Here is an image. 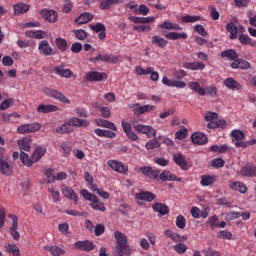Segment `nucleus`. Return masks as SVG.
Returning <instances> with one entry per match:
<instances>
[{
	"mask_svg": "<svg viewBox=\"0 0 256 256\" xmlns=\"http://www.w3.org/2000/svg\"><path fill=\"white\" fill-rule=\"evenodd\" d=\"M114 237L117 241L115 256L131 255V248L127 244V236L123 232L115 231Z\"/></svg>",
	"mask_w": 256,
	"mask_h": 256,
	"instance_id": "obj_1",
	"label": "nucleus"
},
{
	"mask_svg": "<svg viewBox=\"0 0 256 256\" xmlns=\"http://www.w3.org/2000/svg\"><path fill=\"white\" fill-rule=\"evenodd\" d=\"M80 195H82V197L86 201H90V207H92L94 211H100L101 213H105L106 211L105 203L101 202L99 198L94 194H91L89 190L87 189L81 190Z\"/></svg>",
	"mask_w": 256,
	"mask_h": 256,
	"instance_id": "obj_2",
	"label": "nucleus"
},
{
	"mask_svg": "<svg viewBox=\"0 0 256 256\" xmlns=\"http://www.w3.org/2000/svg\"><path fill=\"white\" fill-rule=\"evenodd\" d=\"M41 123L34 122L30 124H22L17 128V133L21 135H27L29 133H37V131H41Z\"/></svg>",
	"mask_w": 256,
	"mask_h": 256,
	"instance_id": "obj_3",
	"label": "nucleus"
},
{
	"mask_svg": "<svg viewBox=\"0 0 256 256\" xmlns=\"http://www.w3.org/2000/svg\"><path fill=\"white\" fill-rule=\"evenodd\" d=\"M129 108L132 109L134 115H144V113H153L156 107L154 105L146 104L141 106L139 103L129 104Z\"/></svg>",
	"mask_w": 256,
	"mask_h": 256,
	"instance_id": "obj_4",
	"label": "nucleus"
},
{
	"mask_svg": "<svg viewBox=\"0 0 256 256\" xmlns=\"http://www.w3.org/2000/svg\"><path fill=\"white\" fill-rule=\"evenodd\" d=\"M134 131L137 133H142V135H147L149 139H153V137H157V130L149 125L144 124H136L133 126Z\"/></svg>",
	"mask_w": 256,
	"mask_h": 256,
	"instance_id": "obj_5",
	"label": "nucleus"
},
{
	"mask_svg": "<svg viewBox=\"0 0 256 256\" xmlns=\"http://www.w3.org/2000/svg\"><path fill=\"white\" fill-rule=\"evenodd\" d=\"M43 92L45 95H48V97H53V99H57L58 101H61V103H66V105H71V100L58 90L45 88Z\"/></svg>",
	"mask_w": 256,
	"mask_h": 256,
	"instance_id": "obj_6",
	"label": "nucleus"
},
{
	"mask_svg": "<svg viewBox=\"0 0 256 256\" xmlns=\"http://www.w3.org/2000/svg\"><path fill=\"white\" fill-rule=\"evenodd\" d=\"M61 193H62L63 197L73 201L74 205H77V203H79V196L77 195L75 190H73V188H70L67 185L62 184L61 185Z\"/></svg>",
	"mask_w": 256,
	"mask_h": 256,
	"instance_id": "obj_7",
	"label": "nucleus"
},
{
	"mask_svg": "<svg viewBox=\"0 0 256 256\" xmlns=\"http://www.w3.org/2000/svg\"><path fill=\"white\" fill-rule=\"evenodd\" d=\"M9 219H12V225L10 227V235L13 237L15 241H19L21 239V234H19V220L17 218V215L15 214H9L8 215Z\"/></svg>",
	"mask_w": 256,
	"mask_h": 256,
	"instance_id": "obj_8",
	"label": "nucleus"
},
{
	"mask_svg": "<svg viewBox=\"0 0 256 256\" xmlns=\"http://www.w3.org/2000/svg\"><path fill=\"white\" fill-rule=\"evenodd\" d=\"M140 173L148 177V179L159 180L161 171L159 169H153L151 166H143L139 168Z\"/></svg>",
	"mask_w": 256,
	"mask_h": 256,
	"instance_id": "obj_9",
	"label": "nucleus"
},
{
	"mask_svg": "<svg viewBox=\"0 0 256 256\" xmlns=\"http://www.w3.org/2000/svg\"><path fill=\"white\" fill-rule=\"evenodd\" d=\"M108 165L110 169L116 171L117 173H121L122 175H125L129 171V167L125 166L123 162H119L117 160H109Z\"/></svg>",
	"mask_w": 256,
	"mask_h": 256,
	"instance_id": "obj_10",
	"label": "nucleus"
},
{
	"mask_svg": "<svg viewBox=\"0 0 256 256\" xmlns=\"http://www.w3.org/2000/svg\"><path fill=\"white\" fill-rule=\"evenodd\" d=\"M121 127H122L126 137H128V139H130V141H138L139 136H137V134L133 132V127L131 126V124H129V122L122 120Z\"/></svg>",
	"mask_w": 256,
	"mask_h": 256,
	"instance_id": "obj_11",
	"label": "nucleus"
},
{
	"mask_svg": "<svg viewBox=\"0 0 256 256\" xmlns=\"http://www.w3.org/2000/svg\"><path fill=\"white\" fill-rule=\"evenodd\" d=\"M162 83L166 85V87H176V89H185L187 87L185 81L169 79L167 76L162 78Z\"/></svg>",
	"mask_w": 256,
	"mask_h": 256,
	"instance_id": "obj_12",
	"label": "nucleus"
},
{
	"mask_svg": "<svg viewBox=\"0 0 256 256\" xmlns=\"http://www.w3.org/2000/svg\"><path fill=\"white\" fill-rule=\"evenodd\" d=\"M38 51L40 55H45L46 57L53 55V48L51 47V44H49V41L47 40H42L39 42Z\"/></svg>",
	"mask_w": 256,
	"mask_h": 256,
	"instance_id": "obj_13",
	"label": "nucleus"
},
{
	"mask_svg": "<svg viewBox=\"0 0 256 256\" xmlns=\"http://www.w3.org/2000/svg\"><path fill=\"white\" fill-rule=\"evenodd\" d=\"M92 61L94 63H97V61H102L103 63L115 64L119 61V58L111 54H98L97 57L92 58Z\"/></svg>",
	"mask_w": 256,
	"mask_h": 256,
	"instance_id": "obj_14",
	"label": "nucleus"
},
{
	"mask_svg": "<svg viewBox=\"0 0 256 256\" xmlns=\"http://www.w3.org/2000/svg\"><path fill=\"white\" fill-rule=\"evenodd\" d=\"M85 79L86 81H103L107 79V74L104 72L90 71L86 73Z\"/></svg>",
	"mask_w": 256,
	"mask_h": 256,
	"instance_id": "obj_15",
	"label": "nucleus"
},
{
	"mask_svg": "<svg viewBox=\"0 0 256 256\" xmlns=\"http://www.w3.org/2000/svg\"><path fill=\"white\" fill-rule=\"evenodd\" d=\"M74 247L80 249V251H93L95 249V244L89 240L78 241L74 244Z\"/></svg>",
	"mask_w": 256,
	"mask_h": 256,
	"instance_id": "obj_16",
	"label": "nucleus"
},
{
	"mask_svg": "<svg viewBox=\"0 0 256 256\" xmlns=\"http://www.w3.org/2000/svg\"><path fill=\"white\" fill-rule=\"evenodd\" d=\"M158 179L160 181H177L178 183L181 181V178H178L169 170H164L162 173H160Z\"/></svg>",
	"mask_w": 256,
	"mask_h": 256,
	"instance_id": "obj_17",
	"label": "nucleus"
},
{
	"mask_svg": "<svg viewBox=\"0 0 256 256\" xmlns=\"http://www.w3.org/2000/svg\"><path fill=\"white\" fill-rule=\"evenodd\" d=\"M135 197L138 199V201H147L148 203H151V201H155V199H157V196L149 191L137 193Z\"/></svg>",
	"mask_w": 256,
	"mask_h": 256,
	"instance_id": "obj_18",
	"label": "nucleus"
},
{
	"mask_svg": "<svg viewBox=\"0 0 256 256\" xmlns=\"http://www.w3.org/2000/svg\"><path fill=\"white\" fill-rule=\"evenodd\" d=\"M182 67H184V69H189L190 71H203V69H205L203 62H184Z\"/></svg>",
	"mask_w": 256,
	"mask_h": 256,
	"instance_id": "obj_19",
	"label": "nucleus"
},
{
	"mask_svg": "<svg viewBox=\"0 0 256 256\" xmlns=\"http://www.w3.org/2000/svg\"><path fill=\"white\" fill-rule=\"evenodd\" d=\"M45 153H47V148L43 146H37L32 154V159L34 163H37L43 159L45 156Z\"/></svg>",
	"mask_w": 256,
	"mask_h": 256,
	"instance_id": "obj_20",
	"label": "nucleus"
},
{
	"mask_svg": "<svg viewBox=\"0 0 256 256\" xmlns=\"http://www.w3.org/2000/svg\"><path fill=\"white\" fill-rule=\"evenodd\" d=\"M91 21H93V14L90 12H84L75 19L77 25H85Z\"/></svg>",
	"mask_w": 256,
	"mask_h": 256,
	"instance_id": "obj_21",
	"label": "nucleus"
},
{
	"mask_svg": "<svg viewBox=\"0 0 256 256\" xmlns=\"http://www.w3.org/2000/svg\"><path fill=\"white\" fill-rule=\"evenodd\" d=\"M173 161L176 163V165H179L182 171H185L187 169V160L182 153L173 154Z\"/></svg>",
	"mask_w": 256,
	"mask_h": 256,
	"instance_id": "obj_22",
	"label": "nucleus"
},
{
	"mask_svg": "<svg viewBox=\"0 0 256 256\" xmlns=\"http://www.w3.org/2000/svg\"><path fill=\"white\" fill-rule=\"evenodd\" d=\"M189 89L193 91L194 93H198L201 97H205L207 95V92L205 91V88L201 87V84L199 82L191 81L188 83Z\"/></svg>",
	"mask_w": 256,
	"mask_h": 256,
	"instance_id": "obj_23",
	"label": "nucleus"
},
{
	"mask_svg": "<svg viewBox=\"0 0 256 256\" xmlns=\"http://www.w3.org/2000/svg\"><path fill=\"white\" fill-rule=\"evenodd\" d=\"M240 175L242 177H256V166L255 165H247L241 168Z\"/></svg>",
	"mask_w": 256,
	"mask_h": 256,
	"instance_id": "obj_24",
	"label": "nucleus"
},
{
	"mask_svg": "<svg viewBox=\"0 0 256 256\" xmlns=\"http://www.w3.org/2000/svg\"><path fill=\"white\" fill-rule=\"evenodd\" d=\"M17 145L20 151H31V138L30 137H23L17 141Z\"/></svg>",
	"mask_w": 256,
	"mask_h": 256,
	"instance_id": "obj_25",
	"label": "nucleus"
},
{
	"mask_svg": "<svg viewBox=\"0 0 256 256\" xmlns=\"http://www.w3.org/2000/svg\"><path fill=\"white\" fill-rule=\"evenodd\" d=\"M37 113H55V111H59V107L53 105V104H40L36 108Z\"/></svg>",
	"mask_w": 256,
	"mask_h": 256,
	"instance_id": "obj_26",
	"label": "nucleus"
},
{
	"mask_svg": "<svg viewBox=\"0 0 256 256\" xmlns=\"http://www.w3.org/2000/svg\"><path fill=\"white\" fill-rule=\"evenodd\" d=\"M229 187H230V189H232V191H238L239 193H242V194L247 193V186L243 182H240V181H236V182L230 181L229 182Z\"/></svg>",
	"mask_w": 256,
	"mask_h": 256,
	"instance_id": "obj_27",
	"label": "nucleus"
},
{
	"mask_svg": "<svg viewBox=\"0 0 256 256\" xmlns=\"http://www.w3.org/2000/svg\"><path fill=\"white\" fill-rule=\"evenodd\" d=\"M215 181H217V178L214 175H202L200 185L202 187H213Z\"/></svg>",
	"mask_w": 256,
	"mask_h": 256,
	"instance_id": "obj_28",
	"label": "nucleus"
},
{
	"mask_svg": "<svg viewBox=\"0 0 256 256\" xmlns=\"http://www.w3.org/2000/svg\"><path fill=\"white\" fill-rule=\"evenodd\" d=\"M191 139L194 145H205V143H207V136L201 132L192 134Z\"/></svg>",
	"mask_w": 256,
	"mask_h": 256,
	"instance_id": "obj_29",
	"label": "nucleus"
},
{
	"mask_svg": "<svg viewBox=\"0 0 256 256\" xmlns=\"http://www.w3.org/2000/svg\"><path fill=\"white\" fill-rule=\"evenodd\" d=\"M94 133L97 135V137H106L107 139H115V137H117L115 132L111 130H103L100 128L94 129Z\"/></svg>",
	"mask_w": 256,
	"mask_h": 256,
	"instance_id": "obj_30",
	"label": "nucleus"
},
{
	"mask_svg": "<svg viewBox=\"0 0 256 256\" xmlns=\"http://www.w3.org/2000/svg\"><path fill=\"white\" fill-rule=\"evenodd\" d=\"M232 69H250L251 64L247 60L237 58L236 61L231 63Z\"/></svg>",
	"mask_w": 256,
	"mask_h": 256,
	"instance_id": "obj_31",
	"label": "nucleus"
},
{
	"mask_svg": "<svg viewBox=\"0 0 256 256\" xmlns=\"http://www.w3.org/2000/svg\"><path fill=\"white\" fill-rule=\"evenodd\" d=\"M41 15L49 23H55L57 21V12L55 10H42Z\"/></svg>",
	"mask_w": 256,
	"mask_h": 256,
	"instance_id": "obj_32",
	"label": "nucleus"
},
{
	"mask_svg": "<svg viewBox=\"0 0 256 256\" xmlns=\"http://www.w3.org/2000/svg\"><path fill=\"white\" fill-rule=\"evenodd\" d=\"M158 27L159 29H166L168 31H181V26L179 24L170 21H164Z\"/></svg>",
	"mask_w": 256,
	"mask_h": 256,
	"instance_id": "obj_33",
	"label": "nucleus"
},
{
	"mask_svg": "<svg viewBox=\"0 0 256 256\" xmlns=\"http://www.w3.org/2000/svg\"><path fill=\"white\" fill-rule=\"evenodd\" d=\"M129 21H132V23H141V24H146V23H153L155 21V17L150 16V17H137V16H130Z\"/></svg>",
	"mask_w": 256,
	"mask_h": 256,
	"instance_id": "obj_34",
	"label": "nucleus"
},
{
	"mask_svg": "<svg viewBox=\"0 0 256 256\" xmlns=\"http://www.w3.org/2000/svg\"><path fill=\"white\" fill-rule=\"evenodd\" d=\"M151 42H152V45H157L158 47H160V49H165V47L169 45V41L157 35L152 36Z\"/></svg>",
	"mask_w": 256,
	"mask_h": 256,
	"instance_id": "obj_35",
	"label": "nucleus"
},
{
	"mask_svg": "<svg viewBox=\"0 0 256 256\" xmlns=\"http://www.w3.org/2000/svg\"><path fill=\"white\" fill-rule=\"evenodd\" d=\"M71 127H89V121L73 117L69 119Z\"/></svg>",
	"mask_w": 256,
	"mask_h": 256,
	"instance_id": "obj_36",
	"label": "nucleus"
},
{
	"mask_svg": "<svg viewBox=\"0 0 256 256\" xmlns=\"http://www.w3.org/2000/svg\"><path fill=\"white\" fill-rule=\"evenodd\" d=\"M0 173H2V175H7L8 177L13 173L11 165L3 159H0Z\"/></svg>",
	"mask_w": 256,
	"mask_h": 256,
	"instance_id": "obj_37",
	"label": "nucleus"
},
{
	"mask_svg": "<svg viewBox=\"0 0 256 256\" xmlns=\"http://www.w3.org/2000/svg\"><path fill=\"white\" fill-rule=\"evenodd\" d=\"M238 40L241 45H250V47H256V40H252L247 34H240Z\"/></svg>",
	"mask_w": 256,
	"mask_h": 256,
	"instance_id": "obj_38",
	"label": "nucleus"
},
{
	"mask_svg": "<svg viewBox=\"0 0 256 256\" xmlns=\"http://www.w3.org/2000/svg\"><path fill=\"white\" fill-rule=\"evenodd\" d=\"M224 85L228 89H232V90L236 89L237 91H239V89H241V83H239L238 81H236L233 78H226L224 80Z\"/></svg>",
	"mask_w": 256,
	"mask_h": 256,
	"instance_id": "obj_39",
	"label": "nucleus"
},
{
	"mask_svg": "<svg viewBox=\"0 0 256 256\" xmlns=\"http://www.w3.org/2000/svg\"><path fill=\"white\" fill-rule=\"evenodd\" d=\"M166 39H169L170 41H177V39H187V33H177V32H168L164 35Z\"/></svg>",
	"mask_w": 256,
	"mask_h": 256,
	"instance_id": "obj_40",
	"label": "nucleus"
},
{
	"mask_svg": "<svg viewBox=\"0 0 256 256\" xmlns=\"http://www.w3.org/2000/svg\"><path fill=\"white\" fill-rule=\"evenodd\" d=\"M54 71L56 75H59L60 77H65L66 79H69V77H73V71L71 69H63L60 66H57L54 68Z\"/></svg>",
	"mask_w": 256,
	"mask_h": 256,
	"instance_id": "obj_41",
	"label": "nucleus"
},
{
	"mask_svg": "<svg viewBox=\"0 0 256 256\" xmlns=\"http://www.w3.org/2000/svg\"><path fill=\"white\" fill-rule=\"evenodd\" d=\"M71 131H73V127L71 126V122L69 120L56 128V133H60V135L71 133Z\"/></svg>",
	"mask_w": 256,
	"mask_h": 256,
	"instance_id": "obj_42",
	"label": "nucleus"
},
{
	"mask_svg": "<svg viewBox=\"0 0 256 256\" xmlns=\"http://www.w3.org/2000/svg\"><path fill=\"white\" fill-rule=\"evenodd\" d=\"M98 127H105L106 129H110L111 131H117V126L113 122H109L108 120L98 119L97 120Z\"/></svg>",
	"mask_w": 256,
	"mask_h": 256,
	"instance_id": "obj_43",
	"label": "nucleus"
},
{
	"mask_svg": "<svg viewBox=\"0 0 256 256\" xmlns=\"http://www.w3.org/2000/svg\"><path fill=\"white\" fill-rule=\"evenodd\" d=\"M152 208L154 211H156V213L161 215H167V213H169V207L163 203H155L153 204Z\"/></svg>",
	"mask_w": 256,
	"mask_h": 256,
	"instance_id": "obj_44",
	"label": "nucleus"
},
{
	"mask_svg": "<svg viewBox=\"0 0 256 256\" xmlns=\"http://www.w3.org/2000/svg\"><path fill=\"white\" fill-rule=\"evenodd\" d=\"M13 9H14V15H21L29 11V5L25 3H18L14 5Z\"/></svg>",
	"mask_w": 256,
	"mask_h": 256,
	"instance_id": "obj_45",
	"label": "nucleus"
},
{
	"mask_svg": "<svg viewBox=\"0 0 256 256\" xmlns=\"http://www.w3.org/2000/svg\"><path fill=\"white\" fill-rule=\"evenodd\" d=\"M44 249L54 256L65 255V251L62 248H59V246H45Z\"/></svg>",
	"mask_w": 256,
	"mask_h": 256,
	"instance_id": "obj_46",
	"label": "nucleus"
},
{
	"mask_svg": "<svg viewBox=\"0 0 256 256\" xmlns=\"http://www.w3.org/2000/svg\"><path fill=\"white\" fill-rule=\"evenodd\" d=\"M221 57H226L227 59H230V61H237V59H239V54H237V52L233 49H229L226 51H223L221 53Z\"/></svg>",
	"mask_w": 256,
	"mask_h": 256,
	"instance_id": "obj_47",
	"label": "nucleus"
},
{
	"mask_svg": "<svg viewBox=\"0 0 256 256\" xmlns=\"http://www.w3.org/2000/svg\"><path fill=\"white\" fill-rule=\"evenodd\" d=\"M20 159H21L23 165H25L26 167H33V163H35L33 161V156H31V158H30L29 154H27L25 152L20 153Z\"/></svg>",
	"mask_w": 256,
	"mask_h": 256,
	"instance_id": "obj_48",
	"label": "nucleus"
},
{
	"mask_svg": "<svg viewBox=\"0 0 256 256\" xmlns=\"http://www.w3.org/2000/svg\"><path fill=\"white\" fill-rule=\"evenodd\" d=\"M226 31L230 33V39H237L238 28L235 26V24H233V22H230L226 25Z\"/></svg>",
	"mask_w": 256,
	"mask_h": 256,
	"instance_id": "obj_49",
	"label": "nucleus"
},
{
	"mask_svg": "<svg viewBox=\"0 0 256 256\" xmlns=\"http://www.w3.org/2000/svg\"><path fill=\"white\" fill-rule=\"evenodd\" d=\"M5 249L7 253H10L13 256H20L21 255V250L19 249V246L15 244H7L5 246Z\"/></svg>",
	"mask_w": 256,
	"mask_h": 256,
	"instance_id": "obj_50",
	"label": "nucleus"
},
{
	"mask_svg": "<svg viewBox=\"0 0 256 256\" xmlns=\"http://www.w3.org/2000/svg\"><path fill=\"white\" fill-rule=\"evenodd\" d=\"M209 151H212V153H226L229 151V146L227 144L213 145L209 147Z\"/></svg>",
	"mask_w": 256,
	"mask_h": 256,
	"instance_id": "obj_51",
	"label": "nucleus"
},
{
	"mask_svg": "<svg viewBox=\"0 0 256 256\" xmlns=\"http://www.w3.org/2000/svg\"><path fill=\"white\" fill-rule=\"evenodd\" d=\"M117 3H123V0H103L100 4V9L105 11L112 5H117Z\"/></svg>",
	"mask_w": 256,
	"mask_h": 256,
	"instance_id": "obj_52",
	"label": "nucleus"
},
{
	"mask_svg": "<svg viewBox=\"0 0 256 256\" xmlns=\"http://www.w3.org/2000/svg\"><path fill=\"white\" fill-rule=\"evenodd\" d=\"M208 129H217V127H221L225 129L227 127V122L225 120H217L215 122H209L207 125Z\"/></svg>",
	"mask_w": 256,
	"mask_h": 256,
	"instance_id": "obj_53",
	"label": "nucleus"
},
{
	"mask_svg": "<svg viewBox=\"0 0 256 256\" xmlns=\"http://www.w3.org/2000/svg\"><path fill=\"white\" fill-rule=\"evenodd\" d=\"M231 136L235 139L236 143H244L245 134L241 130H232Z\"/></svg>",
	"mask_w": 256,
	"mask_h": 256,
	"instance_id": "obj_54",
	"label": "nucleus"
},
{
	"mask_svg": "<svg viewBox=\"0 0 256 256\" xmlns=\"http://www.w3.org/2000/svg\"><path fill=\"white\" fill-rule=\"evenodd\" d=\"M201 19V16L197 15H184L182 16V23H197Z\"/></svg>",
	"mask_w": 256,
	"mask_h": 256,
	"instance_id": "obj_55",
	"label": "nucleus"
},
{
	"mask_svg": "<svg viewBox=\"0 0 256 256\" xmlns=\"http://www.w3.org/2000/svg\"><path fill=\"white\" fill-rule=\"evenodd\" d=\"M55 44H56V47L64 52V51H67V40L63 39V38H56L55 39Z\"/></svg>",
	"mask_w": 256,
	"mask_h": 256,
	"instance_id": "obj_56",
	"label": "nucleus"
},
{
	"mask_svg": "<svg viewBox=\"0 0 256 256\" xmlns=\"http://www.w3.org/2000/svg\"><path fill=\"white\" fill-rule=\"evenodd\" d=\"M48 193H51L53 203H59L61 201V193L55 188H48Z\"/></svg>",
	"mask_w": 256,
	"mask_h": 256,
	"instance_id": "obj_57",
	"label": "nucleus"
},
{
	"mask_svg": "<svg viewBox=\"0 0 256 256\" xmlns=\"http://www.w3.org/2000/svg\"><path fill=\"white\" fill-rule=\"evenodd\" d=\"M176 227H178V229H185V227H187V220L185 219V216L183 215L177 216Z\"/></svg>",
	"mask_w": 256,
	"mask_h": 256,
	"instance_id": "obj_58",
	"label": "nucleus"
},
{
	"mask_svg": "<svg viewBox=\"0 0 256 256\" xmlns=\"http://www.w3.org/2000/svg\"><path fill=\"white\" fill-rule=\"evenodd\" d=\"M158 147H161V143H159L157 139H152L148 141L145 145V148L148 149V151L158 149Z\"/></svg>",
	"mask_w": 256,
	"mask_h": 256,
	"instance_id": "obj_59",
	"label": "nucleus"
},
{
	"mask_svg": "<svg viewBox=\"0 0 256 256\" xmlns=\"http://www.w3.org/2000/svg\"><path fill=\"white\" fill-rule=\"evenodd\" d=\"M165 235L166 237L172 239V241H174L175 243H179V241H181V236L178 233H175L171 230H166Z\"/></svg>",
	"mask_w": 256,
	"mask_h": 256,
	"instance_id": "obj_60",
	"label": "nucleus"
},
{
	"mask_svg": "<svg viewBox=\"0 0 256 256\" xmlns=\"http://www.w3.org/2000/svg\"><path fill=\"white\" fill-rule=\"evenodd\" d=\"M187 133V128L185 126H182L181 129L175 133V137L176 139L181 141L182 139H185V137H187Z\"/></svg>",
	"mask_w": 256,
	"mask_h": 256,
	"instance_id": "obj_61",
	"label": "nucleus"
},
{
	"mask_svg": "<svg viewBox=\"0 0 256 256\" xmlns=\"http://www.w3.org/2000/svg\"><path fill=\"white\" fill-rule=\"evenodd\" d=\"M74 35L79 41H85L87 39V32L83 29L74 30Z\"/></svg>",
	"mask_w": 256,
	"mask_h": 256,
	"instance_id": "obj_62",
	"label": "nucleus"
},
{
	"mask_svg": "<svg viewBox=\"0 0 256 256\" xmlns=\"http://www.w3.org/2000/svg\"><path fill=\"white\" fill-rule=\"evenodd\" d=\"M211 165L216 169H221V167H225V160L223 158H215L211 161Z\"/></svg>",
	"mask_w": 256,
	"mask_h": 256,
	"instance_id": "obj_63",
	"label": "nucleus"
},
{
	"mask_svg": "<svg viewBox=\"0 0 256 256\" xmlns=\"http://www.w3.org/2000/svg\"><path fill=\"white\" fill-rule=\"evenodd\" d=\"M174 251L179 253V255H183L187 251V245L183 243H179L173 246Z\"/></svg>",
	"mask_w": 256,
	"mask_h": 256,
	"instance_id": "obj_64",
	"label": "nucleus"
}]
</instances>
